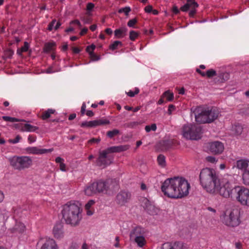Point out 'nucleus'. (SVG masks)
<instances>
[{"instance_id":"obj_1","label":"nucleus","mask_w":249,"mask_h":249,"mask_svg":"<svg viewBox=\"0 0 249 249\" xmlns=\"http://www.w3.org/2000/svg\"><path fill=\"white\" fill-rule=\"evenodd\" d=\"M82 211L78 202L71 201L63 205L62 214L66 224L76 226L82 218Z\"/></svg>"},{"instance_id":"obj_2","label":"nucleus","mask_w":249,"mask_h":249,"mask_svg":"<svg viewBox=\"0 0 249 249\" xmlns=\"http://www.w3.org/2000/svg\"><path fill=\"white\" fill-rule=\"evenodd\" d=\"M194 113L196 121L199 124H210L217 119L220 112L216 107H196Z\"/></svg>"},{"instance_id":"obj_3","label":"nucleus","mask_w":249,"mask_h":249,"mask_svg":"<svg viewBox=\"0 0 249 249\" xmlns=\"http://www.w3.org/2000/svg\"><path fill=\"white\" fill-rule=\"evenodd\" d=\"M219 180L215 171L212 169L204 168L200 173V184L203 188L210 194L214 191V188L216 184L218 183Z\"/></svg>"},{"instance_id":"obj_4","label":"nucleus","mask_w":249,"mask_h":249,"mask_svg":"<svg viewBox=\"0 0 249 249\" xmlns=\"http://www.w3.org/2000/svg\"><path fill=\"white\" fill-rule=\"evenodd\" d=\"M129 148V146L128 145H121L111 146L105 150L100 151L99 157L96 160L97 165L100 167H105L109 165L113 160V157L108 155L109 153L125 151Z\"/></svg>"},{"instance_id":"obj_5","label":"nucleus","mask_w":249,"mask_h":249,"mask_svg":"<svg viewBox=\"0 0 249 249\" xmlns=\"http://www.w3.org/2000/svg\"><path fill=\"white\" fill-rule=\"evenodd\" d=\"M238 186H233L232 184L226 179H220L214 187L211 194L219 195L225 198H231L233 199L234 190Z\"/></svg>"},{"instance_id":"obj_6","label":"nucleus","mask_w":249,"mask_h":249,"mask_svg":"<svg viewBox=\"0 0 249 249\" xmlns=\"http://www.w3.org/2000/svg\"><path fill=\"white\" fill-rule=\"evenodd\" d=\"M240 210L234 207L227 209L221 215L220 218L225 225L231 227H236L240 223Z\"/></svg>"},{"instance_id":"obj_7","label":"nucleus","mask_w":249,"mask_h":249,"mask_svg":"<svg viewBox=\"0 0 249 249\" xmlns=\"http://www.w3.org/2000/svg\"><path fill=\"white\" fill-rule=\"evenodd\" d=\"M98 193L111 195L119 188L117 181L115 179H100L96 181Z\"/></svg>"},{"instance_id":"obj_8","label":"nucleus","mask_w":249,"mask_h":249,"mask_svg":"<svg viewBox=\"0 0 249 249\" xmlns=\"http://www.w3.org/2000/svg\"><path fill=\"white\" fill-rule=\"evenodd\" d=\"M202 127L198 124H187L182 128L183 136L187 139L196 140L200 139Z\"/></svg>"},{"instance_id":"obj_9","label":"nucleus","mask_w":249,"mask_h":249,"mask_svg":"<svg viewBox=\"0 0 249 249\" xmlns=\"http://www.w3.org/2000/svg\"><path fill=\"white\" fill-rule=\"evenodd\" d=\"M9 160L12 167L19 170L29 168L33 163L32 158L28 156H14Z\"/></svg>"},{"instance_id":"obj_10","label":"nucleus","mask_w":249,"mask_h":249,"mask_svg":"<svg viewBox=\"0 0 249 249\" xmlns=\"http://www.w3.org/2000/svg\"><path fill=\"white\" fill-rule=\"evenodd\" d=\"M177 183L178 182L175 181V177L167 178L161 184L162 192L167 197L175 198V195L178 192L175 189Z\"/></svg>"},{"instance_id":"obj_11","label":"nucleus","mask_w":249,"mask_h":249,"mask_svg":"<svg viewBox=\"0 0 249 249\" xmlns=\"http://www.w3.org/2000/svg\"><path fill=\"white\" fill-rule=\"evenodd\" d=\"M175 181L178 182L176 185L175 189L178 192L175 195V198H182L187 196L190 188V185L188 181L182 177H175Z\"/></svg>"},{"instance_id":"obj_12","label":"nucleus","mask_w":249,"mask_h":249,"mask_svg":"<svg viewBox=\"0 0 249 249\" xmlns=\"http://www.w3.org/2000/svg\"><path fill=\"white\" fill-rule=\"evenodd\" d=\"M233 199L236 200L242 205L249 206V189L241 186H238L234 190Z\"/></svg>"},{"instance_id":"obj_13","label":"nucleus","mask_w":249,"mask_h":249,"mask_svg":"<svg viewBox=\"0 0 249 249\" xmlns=\"http://www.w3.org/2000/svg\"><path fill=\"white\" fill-rule=\"evenodd\" d=\"M235 166L242 172V179L244 184L249 185V160H239L236 161Z\"/></svg>"},{"instance_id":"obj_14","label":"nucleus","mask_w":249,"mask_h":249,"mask_svg":"<svg viewBox=\"0 0 249 249\" xmlns=\"http://www.w3.org/2000/svg\"><path fill=\"white\" fill-rule=\"evenodd\" d=\"M23 211L20 209L18 208L14 211V217L15 218L16 223L15 227L11 229V232L13 233L19 232L21 233L24 231L25 226V225L20 222H18V219L23 217ZM25 214V213H24Z\"/></svg>"},{"instance_id":"obj_15","label":"nucleus","mask_w":249,"mask_h":249,"mask_svg":"<svg viewBox=\"0 0 249 249\" xmlns=\"http://www.w3.org/2000/svg\"><path fill=\"white\" fill-rule=\"evenodd\" d=\"M110 123L109 120L107 119H100L98 120H95L91 121H84L83 122L80 126L81 127H95L97 126L107 124Z\"/></svg>"},{"instance_id":"obj_16","label":"nucleus","mask_w":249,"mask_h":249,"mask_svg":"<svg viewBox=\"0 0 249 249\" xmlns=\"http://www.w3.org/2000/svg\"><path fill=\"white\" fill-rule=\"evenodd\" d=\"M131 197V194L126 191H121L116 196V202L120 206H124L127 203Z\"/></svg>"},{"instance_id":"obj_17","label":"nucleus","mask_w":249,"mask_h":249,"mask_svg":"<svg viewBox=\"0 0 249 249\" xmlns=\"http://www.w3.org/2000/svg\"><path fill=\"white\" fill-rule=\"evenodd\" d=\"M208 147L210 152L214 154H221L224 149L223 143L218 141L209 143Z\"/></svg>"},{"instance_id":"obj_18","label":"nucleus","mask_w":249,"mask_h":249,"mask_svg":"<svg viewBox=\"0 0 249 249\" xmlns=\"http://www.w3.org/2000/svg\"><path fill=\"white\" fill-rule=\"evenodd\" d=\"M143 208L151 215L157 214L159 210L155 205L146 198L143 200Z\"/></svg>"},{"instance_id":"obj_19","label":"nucleus","mask_w":249,"mask_h":249,"mask_svg":"<svg viewBox=\"0 0 249 249\" xmlns=\"http://www.w3.org/2000/svg\"><path fill=\"white\" fill-rule=\"evenodd\" d=\"M147 231L144 228L138 226L131 230L130 233V239L135 237H146Z\"/></svg>"},{"instance_id":"obj_20","label":"nucleus","mask_w":249,"mask_h":249,"mask_svg":"<svg viewBox=\"0 0 249 249\" xmlns=\"http://www.w3.org/2000/svg\"><path fill=\"white\" fill-rule=\"evenodd\" d=\"M53 233L57 239L63 238L65 235L63 225L60 223L55 224L53 228Z\"/></svg>"},{"instance_id":"obj_21","label":"nucleus","mask_w":249,"mask_h":249,"mask_svg":"<svg viewBox=\"0 0 249 249\" xmlns=\"http://www.w3.org/2000/svg\"><path fill=\"white\" fill-rule=\"evenodd\" d=\"M53 149H39L37 147H30L26 148V151L28 154L42 155L47 153L52 152Z\"/></svg>"},{"instance_id":"obj_22","label":"nucleus","mask_w":249,"mask_h":249,"mask_svg":"<svg viewBox=\"0 0 249 249\" xmlns=\"http://www.w3.org/2000/svg\"><path fill=\"white\" fill-rule=\"evenodd\" d=\"M40 249H58V246L54 239L49 238L46 239Z\"/></svg>"},{"instance_id":"obj_23","label":"nucleus","mask_w":249,"mask_h":249,"mask_svg":"<svg viewBox=\"0 0 249 249\" xmlns=\"http://www.w3.org/2000/svg\"><path fill=\"white\" fill-rule=\"evenodd\" d=\"M96 185L97 182H95L87 186L85 189V194L87 196H91L98 193V188Z\"/></svg>"},{"instance_id":"obj_24","label":"nucleus","mask_w":249,"mask_h":249,"mask_svg":"<svg viewBox=\"0 0 249 249\" xmlns=\"http://www.w3.org/2000/svg\"><path fill=\"white\" fill-rule=\"evenodd\" d=\"M196 71L197 73L200 74L202 77L207 76L208 78H212L216 75V72L213 69H210L206 72L201 71L200 69H197Z\"/></svg>"},{"instance_id":"obj_25","label":"nucleus","mask_w":249,"mask_h":249,"mask_svg":"<svg viewBox=\"0 0 249 249\" xmlns=\"http://www.w3.org/2000/svg\"><path fill=\"white\" fill-rule=\"evenodd\" d=\"M192 7L196 8L198 7V4L195 0H187V3L180 8V10L182 11L186 12Z\"/></svg>"},{"instance_id":"obj_26","label":"nucleus","mask_w":249,"mask_h":249,"mask_svg":"<svg viewBox=\"0 0 249 249\" xmlns=\"http://www.w3.org/2000/svg\"><path fill=\"white\" fill-rule=\"evenodd\" d=\"M56 44L54 42H47L44 44L43 52L45 53H49L53 52L55 49Z\"/></svg>"},{"instance_id":"obj_27","label":"nucleus","mask_w":249,"mask_h":249,"mask_svg":"<svg viewBox=\"0 0 249 249\" xmlns=\"http://www.w3.org/2000/svg\"><path fill=\"white\" fill-rule=\"evenodd\" d=\"M146 237H135L134 238H130V240L136 243L139 247L142 248L146 244Z\"/></svg>"},{"instance_id":"obj_28","label":"nucleus","mask_w":249,"mask_h":249,"mask_svg":"<svg viewBox=\"0 0 249 249\" xmlns=\"http://www.w3.org/2000/svg\"><path fill=\"white\" fill-rule=\"evenodd\" d=\"M95 204V201L93 200H90L85 205V210L88 215H92L94 212V210L92 208V206Z\"/></svg>"},{"instance_id":"obj_29","label":"nucleus","mask_w":249,"mask_h":249,"mask_svg":"<svg viewBox=\"0 0 249 249\" xmlns=\"http://www.w3.org/2000/svg\"><path fill=\"white\" fill-rule=\"evenodd\" d=\"M38 129V127L28 124L21 125L20 130L22 131L34 132Z\"/></svg>"},{"instance_id":"obj_30","label":"nucleus","mask_w":249,"mask_h":249,"mask_svg":"<svg viewBox=\"0 0 249 249\" xmlns=\"http://www.w3.org/2000/svg\"><path fill=\"white\" fill-rule=\"evenodd\" d=\"M178 142L175 140H168L165 141L163 142V145L164 146L166 149L172 148L178 145Z\"/></svg>"},{"instance_id":"obj_31","label":"nucleus","mask_w":249,"mask_h":249,"mask_svg":"<svg viewBox=\"0 0 249 249\" xmlns=\"http://www.w3.org/2000/svg\"><path fill=\"white\" fill-rule=\"evenodd\" d=\"M127 29L125 27H122L116 29L114 31L115 36L117 38H121L125 36Z\"/></svg>"},{"instance_id":"obj_32","label":"nucleus","mask_w":249,"mask_h":249,"mask_svg":"<svg viewBox=\"0 0 249 249\" xmlns=\"http://www.w3.org/2000/svg\"><path fill=\"white\" fill-rule=\"evenodd\" d=\"M55 110L54 109L49 108L47 110L43 111L42 113L40 118L43 120H45L51 117V114H53L55 113Z\"/></svg>"},{"instance_id":"obj_33","label":"nucleus","mask_w":249,"mask_h":249,"mask_svg":"<svg viewBox=\"0 0 249 249\" xmlns=\"http://www.w3.org/2000/svg\"><path fill=\"white\" fill-rule=\"evenodd\" d=\"M179 244L178 242H175L174 244L167 242L163 244L161 249H176Z\"/></svg>"},{"instance_id":"obj_34","label":"nucleus","mask_w":249,"mask_h":249,"mask_svg":"<svg viewBox=\"0 0 249 249\" xmlns=\"http://www.w3.org/2000/svg\"><path fill=\"white\" fill-rule=\"evenodd\" d=\"M174 94L169 90L165 91L162 94V97L165 98L167 101H171L174 99Z\"/></svg>"},{"instance_id":"obj_35","label":"nucleus","mask_w":249,"mask_h":249,"mask_svg":"<svg viewBox=\"0 0 249 249\" xmlns=\"http://www.w3.org/2000/svg\"><path fill=\"white\" fill-rule=\"evenodd\" d=\"M120 134V131L118 129H114L112 130L111 131H108L107 132V136L111 139L113 138L114 137L117 136Z\"/></svg>"},{"instance_id":"obj_36","label":"nucleus","mask_w":249,"mask_h":249,"mask_svg":"<svg viewBox=\"0 0 249 249\" xmlns=\"http://www.w3.org/2000/svg\"><path fill=\"white\" fill-rule=\"evenodd\" d=\"M158 164L161 167H164L165 166V158L163 155H160L157 158Z\"/></svg>"},{"instance_id":"obj_37","label":"nucleus","mask_w":249,"mask_h":249,"mask_svg":"<svg viewBox=\"0 0 249 249\" xmlns=\"http://www.w3.org/2000/svg\"><path fill=\"white\" fill-rule=\"evenodd\" d=\"M122 47L123 44L122 42L120 41H115L112 44L109 45V49L112 50H115L118 48V47Z\"/></svg>"},{"instance_id":"obj_38","label":"nucleus","mask_w":249,"mask_h":249,"mask_svg":"<svg viewBox=\"0 0 249 249\" xmlns=\"http://www.w3.org/2000/svg\"><path fill=\"white\" fill-rule=\"evenodd\" d=\"M233 131L236 135H240L243 131L242 126L239 124H236L233 127Z\"/></svg>"},{"instance_id":"obj_39","label":"nucleus","mask_w":249,"mask_h":249,"mask_svg":"<svg viewBox=\"0 0 249 249\" xmlns=\"http://www.w3.org/2000/svg\"><path fill=\"white\" fill-rule=\"evenodd\" d=\"M2 119L6 122H18L19 121V120L14 117H11L9 116H3L2 117Z\"/></svg>"},{"instance_id":"obj_40","label":"nucleus","mask_w":249,"mask_h":249,"mask_svg":"<svg viewBox=\"0 0 249 249\" xmlns=\"http://www.w3.org/2000/svg\"><path fill=\"white\" fill-rule=\"evenodd\" d=\"M139 33L135 31H131L129 32V39L132 41H134L138 37Z\"/></svg>"},{"instance_id":"obj_41","label":"nucleus","mask_w":249,"mask_h":249,"mask_svg":"<svg viewBox=\"0 0 249 249\" xmlns=\"http://www.w3.org/2000/svg\"><path fill=\"white\" fill-rule=\"evenodd\" d=\"M157 129V126L155 124H153L151 125H146L145 130L147 132H149L151 130L156 131Z\"/></svg>"},{"instance_id":"obj_42","label":"nucleus","mask_w":249,"mask_h":249,"mask_svg":"<svg viewBox=\"0 0 249 249\" xmlns=\"http://www.w3.org/2000/svg\"><path fill=\"white\" fill-rule=\"evenodd\" d=\"M139 124V123L138 122H131L128 123H126L124 124V125L128 128H133L135 127L136 126Z\"/></svg>"},{"instance_id":"obj_43","label":"nucleus","mask_w":249,"mask_h":249,"mask_svg":"<svg viewBox=\"0 0 249 249\" xmlns=\"http://www.w3.org/2000/svg\"><path fill=\"white\" fill-rule=\"evenodd\" d=\"M130 11H131V9L129 7H125L124 8L120 9L118 10V13H124L125 15H127Z\"/></svg>"},{"instance_id":"obj_44","label":"nucleus","mask_w":249,"mask_h":249,"mask_svg":"<svg viewBox=\"0 0 249 249\" xmlns=\"http://www.w3.org/2000/svg\"><path fill=\"white\" fill-rule=\"evenodd\" d=\"M89 54L91 60L93 61H98L100 59V56L95 54L94 53H90Z\"/></svg>"},{"instance_id":"obj_45","label":"nucleus","mask_w":249,"mask_h":249,"mask_svg":"<svg viewBox=\"0 0 249 249\" xmlns=\"http://www.w3.org/2000/svg\"><path fill=\"white\" fill-rule=\"evenodd\" d=\"M140 90H139V89L138 88H135V91H133L132 90H129L127 94L128 96H129V97H134L135 95L139 93Z\"/></svg>"},{"instance_id":"obj_46","label":"nucleus","mask_w":249,"mask_h":249,"mask_svg":"<svg viewBox=\"0 0 249 249\" xmlns=\"http://www.w3.org/2000/svg\"><path fill=\"white\" fill-rule=\"evenodd\" d=\"M95 47L96 46L94 44H91V45L88 46L86 48V52H88L89 54H90V53H94L93 51L95 50Z\"/></svg>"},{"instance_id":"obj_47","label":"nucleus","mask_w":249,"mask_h":249,"mask_svg":"<svg viewBox=\"0 0 249 249\" xmlns=\"http://www.w3.org/2000/svg\"><path fill=\"white\" fill-rule=\"evenodd\" d=\"M21 137L19 135H17L14 139L9 140V142L11 143L15 144L19 142Z\"/></svg>"},{"instance_id":"obj_48","label":"nucleus","mask_w":249,"mask_h":249,"mask_svg":"<svg viewBox=\"0 0 249 249\" xmlns=\"http://www.w3.org/2000/svg\"><path fill=\"white\" fill-rule=\"evenodd\" d=\"M5 55L7 58H11L14 54V51L11 49H7L4 52Z\"/></svg>"},{"instance_id":"obj_49","label":"nucleus","mask_w":249,"mask_h":249,"mask_svg":"<svg viewBox=\"0 0 249 249\" xmlns=\"http://www.w3.org/2000/svg\"><path fill=\"white\" fill-rule=\"evenodd\" d=\"M29 44L28 43V42H24L23 46H22L20 49L21 52L22 53V52H26L28 51V50L29 49Z\"/></svg>"},{"instance_id":"obj_50","label":"nucleus","mask_w":249,"mask_h":249,"mask_svg":"<svg viewBox=\"0 0 249 249\" xmlns=\"http://www.w3.org/2000/svg\"><path fill=\"white\" fill-rule=\"evenodd\" d=\"M137 20L136 18L130 19L127 22V25L130 27H133L134 26V25L137 23Z\"/></svg>"},{"instance_id":"obj_51","label":"nucleus","mask_w":249,"mask_h":249,"mask_svg":"<svg viewBox=\"0 0 249 249\" xmlns=\"http://www.w3.org/2000/svg\"><path fill=\"white\" fill-rule=\"evenodd\" d=\"M36 136L34 135H30L28 137V141L30 143L35 142L36 141Z\"/></svg>"},{"instance_id":"obj_52","label":"nucleus","mask_w":249,"mask_h":249,"mask_svg":"<svg viewBox=\"0 0 249 249\" xmlns=\"http://www.w3.org/2000/svg\"><path fill=\"white\" fill-rule=\"evenodd\" d=\"M56 22V20L54 19H53L48 25V30L50 31H51L53 30V26H54V24Z\"/></svg>"},{"instance_id":"obj_53","label":"nucleus","mask_w":249,"mask_h":249,"mask_svg":"<svg viewBox=\"0 0 249 249\" xmlns=\"http://www.w3.org/2000/svg\"><path fill=\"white\" fill-rule=\"evenodd\" d=\"M94 7V4L91 2H89L87 5L86 9L87 11H90L92 10Z\"/></svg>"},{"instance_id":"obj_54","label":"nucleus","mask_w":249,"mask_h":249,"mask_svg":"<svg viewBox=\"0 0 249 249\" xmlns=\"http://www.w3.org/2000/svg\"><path fill=\"white\" fill-rule=\"evenodd\" d=\"M82 20L86 24L90 23L91 22L90 18L89 16L84 17L82 18Z\"/></svg>"},{"instance_id":"obj_55","label":"nucleus","mask_w":249,"mask_h":249,"mask_svg":"<svg viewBox=\"0 0 249 249\" xmlns=\"http://www.w3.org/2000/svg\"><path fill=\"white\" fill-rule=\"evenodd\" d=\"M101 141L100 138H92L89 140L88 141V142L89 143H98Z\"/></svg>"},{"instance_id":"obj_56","label":"nucleus","mask_w":249,"mask_h":249,"mask_svg":"<svg viewBox=\"0 0 249 249\" xmlns=\"http://www.w3.org/2000/svg\"><path fill=\"white\" fill-rule=\"evenodd\" d=\"M175 107L173 105H170L168 107V112L169 114H171L172 112L175 110Z\"/></svg>"},{"instance_id":"obj_57","label":"nucleus","mask_w":249,"mask_h":249,"mask_svg":"<svg viewBox=\"0 0 249 249\" xmlns=\"http://www.w3.org/2000/svg\"><path fill=\"white\" fill-rule=\"evenodd\" d=\"M86 105L85 103H83L81 108V114L82 115H84L86 111Z\"/></svg>"},{"instance_id":"obj_58","label":"nucleus","mask_w":249,"mask_h":249,"mask_svg":"<svg viewBox=\"0 0 249 249\" xmlns=\"http://www.w3.org/2000/svg\"><path fill=\"white\" fill-rule=\"evenodd\" d=\"M115 241H116V243L114 244V247L115 248H121V246L119 243V241H120L119 237L116 236L115 237Z\"/></svg>"},{"instance_id":"obj_59","label":"nucleus","mask_w":249,"mask_h":249,"mask_svg":"<svg viewBox=\"0 0 249 249\" xmlns=\"http://www.w3.org/2000/svg\"><path fill=\"white\" fill-rule=\"evenodd\" d=\"M153 7L151 5H148L146 6L144 8V11L145 12L150 13L152 11Z\"/></svg>"},{"instance_id":"obj_60","label":"nucleus","mask_w":249,"mask_h":249,"mask_svg":"<svg viewBox=\"0 0 249 249\" xmlns=\"http://www.w3.org/2000/svg\"><path fill=\"white\" fill-rule=\"evenodd\" d=\"M70 24H76V25H77V26H78V27H79V28H81V26H82V25H81V24L80 22L78 20H77V19H75V20H72V21L71 22Z\"/></svg>"},{"instance_id":"obj_61","label":"nucleus","mask_w":249,"mask_h":249,"mask_svg":"<svg viewBox=\"0 0 249 249\" xmlns=\"http://www.w3.org/2000/svg\"><path fill=\"white\" fill-rule=\"evenodd\" d=\"M192 9L189 12V16L191 17H193L195 16L196 13V8L191 7Z\"/></svg>"},{"instance_id":"obj_62","label":"nucleus","mask_w":249,"mask_h":249,"mask_svg":"<svg viewBox=\"0 0 249 249\" xmlns=\"http://www.w3.org/2000/svg\"><path fill=\"white\" fill-rule=\"evenodd\" d=\"M206 159L207 161L211 163H214L215 161V158L213 156H208Z\"/></svg>"},{"instance_id":"obj_63","label":"nucleus","mask_w":249,"mask_h":249,"mask_svg":"<svg viewBox=\"0 0 249 249\" xmlns=\"http://www.w3.org/2000/svg\"><path fill=\"white\" fill-rule=\"evenodd\" d=\"M79 246L76 243H72L69 249H78Z\"/></svg>"},{"instance_id":"obj_64","label":"nucleus","mask_w":249,"mask_h":249,"mask_svg":"<svg viewBox=\"0 0 249 249\" xmlns=\"http://www.w3.org/2000/svg\"><path fill=\"white\" fill-rule=\"evenodd\" d=\"M59 167H60V169L62 171H66V165L65 163H64V162L60 163V164H59Z\"/></svg>"}]
</instances>
